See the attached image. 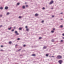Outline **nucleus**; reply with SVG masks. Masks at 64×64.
Returning a JSON list of instances; mask_svg holds the SVG:
<instances>
[{"label":"nucleus","mask_w":64,"mask_h":64,"mask_svg":"<svg viewBox=\"0 0 64 64\" xmlns=\"http://www.w3.org/2000/svg\"><path fill=\"white\" fill-rule=\"evenodd\" d=\"M57 58H58V59H61L62 58V56L60 55L58 56H57Z\"/></svg>","instance_id":"f257e3e1"},{"label":"nucleus","mask_w":64,"mask_h":64,"mask_svg":"<svg viewBox=\"0 0 64 64\" xmlns=\"http://www.w3.org/2000/svg\"><path fill=\"white\" fill-rule=\"evenodd\" d=\"M58 62L59 63H60V64H62V63L63 62V61L62 60H59L58 61Z\"/></svg>","instance_id":"f03ea898"},{"label":"nucleus","mask_w":64,"mask_h":64,"mask_svg":"<svg viewBox=\"0 0 64 64\" xmlns=\"http://www.w3.org/2000/svg\"><path fill=\"white\" fill-rule=\"evenodd\" d=\"M15 32L16 33V35H19V34L18 33V32H17V31H15Z\"/></svg>","instance_id":"7ed1b4c3"},{"label":"nucleus","mask_w":64,"mask_h":64,"mask_svg":"<svg viewBox=\"0 0 64 64\" xmlns=\"http://www.w3.org/2000/svg\"><path fill=\"white\" fill-rule=\"evenodd\" d=\"M54 3V1L52 0H51V2L50 3V4H52V3Z\"/></svg>","instance_id":"20e7f679"},{"label":"nucleus","mask_w":64,"mask_h":64,"mask_svg":"<svg viewBox=\"0 0 64 64\" xmlns=\"http://www.w3.org/2000/svg\"><path fill=\"white\" fill-rule=\"evenodd\" d=\"M47 46H44L43 49H46L47 48Z\"/></svg>","instance_id":"39448f33"},{"label":"nucleus","mask_w":64,"mask_h":64,"mask_svg":"<svg viewBox=\"0 0 64 64\" xmlns=\"http://www.w3.org/2000/svg\"><path fill=\"white\" fill-rule=\"evenodd\" d=\"M8 9V6H6L5 8V9L6 10H7V9Z\"/></svg>","instance_id":"423d86ee"},{"label":"nucleus","mask_w":64,"mask_h":64,"mask_svg":"<svg viewBox=\"0 0 64 64\" xmlns=\"http://www.w3.org/2000/svg\"><path fill=\"white\" fill-rule=\"evenodd\" d=\"M39 15L38 14H35V16H38Z\"/></svg>","instance_id":"0eeeda50"},{"label":"nucleus","mask_w":64,"mask_h":64,"mask_svg":"<svg viewBox=\"0 0 64 64\" xmlns=\"http://www.w3.org/2000/svg\"><path fill=\"white\" fill-rule=\"evenodd\" d=\"M51 42H55V41H54V40L53 39H52L51 40Z\"/></svg>","instance_id":"6e6552de"},{"label":"nucleus","mask_w":64,"mask_h":64,"mask_svg":"<svg viewBox=\"0 0 64 64\" xmlns=\"http://www.w3.org/2000/svg\"><path fill=\"white\" fill-rule=\"evenodd\" d=\"M22 8L23 9H25V6H22Z\"/></svg>","instance_id":"1a4fd4ad"},{"label":"nucleus","mask_w":64,"mask_h":64,"mask_svg":"<svg viewBox=\"0 0 64 64\" xmlns=\"http://www.w3.org/2000/svg\"><path fill=\"white\" fill-rule=\"evenodd\" d=\"M46 57H48V56H49V54H46Z\"/></svg>","instance_id":"9d476101"},{"label":"nucleus","mask_w":64,"mask_h":64,"mask_svg":"<svg viewBox=\"0 0 64 64\" xmlns=\"http://www.w3.org/2000/svg\"><path fill=\"white\" fill-rule=\"evenodd\" d=\"M11 28H12V27H10V28H8V30H11Z\"/></svg>","instance_id":"9b49d317"},{"label":"nucleus","mask_w":64,"mask_h":64,"mask_svg":"<svg viewBox=\"0 0 64 64\" xmlns=\"http://www.w3.org/2000/svg\"><path fill=\"white\" fill-rule=\"evenodd\" d=\"M19 30H22V28H19Z\"/></svg>","instance_id":"f8f14e48"},{"label":"nucleus","mask_w":64,"mask_h":64,"mask_svg":"<svg viewBox=\"0 0 64 64\" xmlns=\"http://www.w3.org/2000/svg\"><path fill=\"white\" fill-rule=\"evenodd\" d=\"M36 56V55H35V54H33L32 55V56Z\"/></svg>","instance_id":"ddd939ff"},{"label":"nucleus","mask_w":64,"mask_h":64,"mask_svg":"<svg viewBox=\"0 0 64 64\" xmlns=\"http://www.w3.org/2000/svg\"><path fill=\"white\" fill-rule=\"evenodd\" d=\"M51 32H52V33H54V31L53 30H52L51 31Z\"/></svg>","instance_id":"4468645a"},{"label":"nucleus","mask_w":64,"mask_h":64,"mask_svg":"<svg viewBox=\"0 0 64 64\" xmlns=\"http://www.w3.org/2000/svg\"><path fill=\"white\" fill-rule=\"evenodd\" d=\"M29 29L28 28H26V31H29Z\"/></svg>","instance_id":"2eb2a0df"},{"label":"nucleus","mask_w":64,"mask_h":64,"mask_svg":"<svg viewBox=\"0 0 64 64\" xmlns=\"http://www.w3.org/2000/svg\"><path fill=\"white\" fill-rule=\"evenodd\" d=\"M0 9L1 10H2V9H3V7H0Z\"/></svg>","instance_id":"dca6fc26"},{"label":"nucleus","mask_w":64,"mask_h":64,"mask_svg":"<svg viewBox=\"0 0 64 64\" xmlns=\"http://www.w3.org/2000/svg\"><path fill=\"white\" fill-rule=\"evenodd\" d=\"M42 39V37H40L39 38V40H40V39Z\"/></svg>","instance_id":"f3484780"},{"label":"nucleus","mask_w":64,"mask_h":64,"mask_svg":"<svg viewBox=\"0 0 64 64\" xmlns=\"http://www.w3.org/2000/svg\"><path fill=\"white\" fill-rule=\"evenodd\" d=\"M18 18H20V19H21V18H22V17L21 16H19Z\"/></svg>","instance_id":"a211bd4d"},{"label":"nucleus","mask_w":64,"mask_h":64,"mask_svg":"<svg viewBox=\"0 0 64 64\" xmlns=\"http://www.w3.org/2000/svg\"><path fill=\"white\" fill-rule=\"evenodd\" d=\"M9 44H11L12 43V42L11 41L9 42Z\"/></svg>","instance_id":"6ab92c4d"},{"label":"nucleus","mask_w":64,"mask_h":64,"mask_svg":"<svg viewBox=\"0 0 64 64\" xmlns=\"http://www.w3.org/2000/svg\"><path fill=\"white\" fill-rule=\"evenodd\" d=\"M17 5H19V4H20V3L19 2H18L17 3Z\"/></svg>","instance_id":"aec40b11"},{"label":"nucleus","mask_w":64,"mask_h":64,"mask_svg":"<svg viewBox=\"0 0 64 64\" xmlns=\"http://www.w3.org/2000/svg\"><path fill=\"white\" fill-rule=\"evenodd\" d=\"M26 7H27V8L28 7V5H26Z\"/></svg>","instance_id":"412c9836"},{"label":"nucleus","mask_w":64,"mask_h":64,"mask_svg":"<svg viewBox=\"0 0 64 64\" xmlns=\"http://www.w3.org/2000/svg\"><path fill=\"white\" fill-rule=\"evenodd\" d=\"M10 14V13H9V12H8L6 14V15H9Z\"/></svg>","instance_id":"4be33fe9"},{"label":"nucleus","mask_w":64,"mask_h":64,"mask_svg":"<svg viewBox=\"0 0 64 64\" xmlns=\"http://www.w3.org/2000/svg\"><path fill=\"white\" fill-rule=\"evenodd\" d=\"M14 31V29H12V30L11 31L12 32H13Z\"/></svg>","instance_id":"5701e85b"},{"label":"nucleus","mask_w":64,"mask_h":64,"mask_svg":"<svg viewBox=\"0 0 64 64\" xmlns=\"http://www.w3.org/2000/svg\"><path fill=\"white\" fill-rule=\"evenodd\" d=\"M17 40H20V38H18L17 39Z\"/></svg>","instance_id":"b1692460"},{"label":"nucleus","mask_w":64,"mask_h":64,"mask_svg":"<svg viewBox=\"0 0 64 64\" xmlns=\"http://www.w3.org/2000/svg\"><path fill=\"white\" fill-rule=\"evenodd\" d=\"M23 47H26V45L25 44H24L23 45Z\"/></svg>","instance_id":"393cba45"},{"label":"nucleus","mask_w":64,"mask_h":64,"mask_svg":"<svg viewBox=\"0 0 64 64\" xmlns=\"http://www.w3.org/2000/svg\"><path fill=\"white\" fill-rule=\"evenodd\" d=\"M60 27L61 28H62V27H63V26L61 25L60 26Z\"/></svg>","instance_id":"a878e982"},{"label":"nucleus","mask_w":64,"mask_h":64,"mask_svg":"<svg viewBox=\"0 0 64 64\" xmlns=\"http://www.w3.org/2000/svg\"><path fill=\"white\" fill-rule=\"evenodd\" d=\"M0 51L3 52L4 51V50H0Z\"/></svg>","instance_id":"bb28decb"},{"label":"nucleus","mask_w":64,"mask_h":64,"mask_svg":"<svg viewBox=\"0 0 64 64\" xmlns=\"http://www.w3.org/2000/svg\"><path fill=\"white\" fill-rule=\"evenodd\" d=\"M45 8L44 7H43L42 8V9H43V10H44L45 9Z\"/></svg>","instance_id":"cd10ccee"},{"label":"nucleus","mask_w":64,"mask_h":64,"mask_svg":"<svg viewBox=\"0 0 64 64\" xmlns=\"http://www.w3.org/2000/svg\"><path fill=\"white\" fill-rule=\"evenodd\" d=\"M52 30H54V31L55 30V28H53L52 29Z\"/></svg>","instance_id":"c85d7f7f"},{"label":"nucleus","mask_w":64,"mask_h":64,"mask_svg":"<svg viewBox=\"0 0 64 64\" xmlns=\"http://www.w3.org/2000/svg\"><path fill=\"white\" fill-rule=\"evenodd\" d=\"M21 50V49H20L19 50H18V51H20V50Z\"/></svg>","instance_id":"c756f323"},{"label":"nucleus","mask_w":64,"mask_h":64,"mask_svg":"<svg viewBox=\"0 0 64 64\" xmlns=\"http://www.w3.org/2000/svg\"><path fill=\"white\" fill-rule=\"evenodd\" d=\"M63 40H61V42H63Z\"/></svg>","instance_id":"7c9ffc66"},{"label":"nucleus","mask_w":64,"mask_h":64,"mask_svg":"<svg viewBox=\"0 0 64 64\" xmlns=\"http://www.w3.org/2000/svg\"><path fill=\"white\" fill-rule=\"evenodd\" d=\"M52 17L53 18V17H54V16H53V15L52 16Z\"/></svg>","instance_id":"2f4dec72"},{"label":"nucleus","mask_w":64,"mask_h":64,"mask_svg":"<svg viewBox=\"0 0 64 64\" xmlns=\"http://www.w3.org/2000/svg\"><path fill=\"white\" fill-rule=\"evenodd\" d=\"M28 28V26H26V28Z\"/></svg>","instance_id":"473e14b6"},{"label":"nucleus","mask_w":64,"mask_h":64,"mask_svg":"<svg viewBox=\"0 0 64 64\" xmlns=\"http://www.w3.org/2000/svg\"><path fill=\"white\" fill-rule=\"evenodd\" d=\"M1 47H3V45H2L1 46Z\"/></svg>","instance_id":"72a5a7b5"},{"label":"nucleus","mask_w":64,"mask_h":64,"mask_svg":"<svg viewBox=\"0 0 64 64\" xmlns=\"http://www.w3.org/2000/svg\"><path fill=\"white\" fill-rule=\"evenodd\" d=\"M44 22V20H42V23H43V22Z\"/></svg>","instance_id":"f704fd0d"},{"label":"nucleus","mask_w":64,"mask_h":64,"mask_svg":"<svg viewBox=\"0 0 64 64\" xmlns=\"http://www.w3.org/2000/svg\"><path fill=\"white\" fill-rule=\"evenodd\" d=\"M23 55H22V54H20V56H22Z\"/></svg>","instance_id":"c9c22d12"},{"label":"nucleus","mask_w":64,"mask_h":64,"mask_svg":"<svg viewBox=\"0 0 64 64\" xmlns=\"http://www.w3.org/2000/svg\"><path fill=\"white\" fill-rule=\"evenodd\" d=\"M0 17H2V15H0Z\"/></svg>","instance_id":"e433bc0d"},{"label":"nucleus","mask_w":64,"mask_h":64,"mask_svg":"<svg viewBox=\"0 0 64 64\" xmlns=\"http://www.w3.org/2000/svg\"><path fill=\"white\" fill-rule=\"evenodd\" d=\"M62 36H64V33L63 34H62Z\"/></svg>","instance_id":"4c0bfd02"},{"label":"nucleus","mask_w":64,"mask_h":64,"mask_svg":"<svg viewBox=\"0 0 64 64\" xmlns=\"http://www.w3.org/2000/svg\"><path fill=\"white\" fill-rule=\"evenodd\" d=\"M63 14V12H61L60 13V14Z\"/></svg>","instance_id":"58836bf2"},{"label":"nucleus","mask_w":64,"mask_h":64,"mask_svg":"<svg viewBox=\"0 0 64 64\" xmlns=\"http://www.w3.org/2000/svg\"><path fill=\"white\" fill-rule=\"evenodd\" d=\"M2 25H1L0 26V27H2Z\"/></svg>","instance_id":"ea45409f"},{"label":"nucleus","mask_w":64,"mask_h":64,"mask_svg":"<svg viewBox=\"0 0 64 64\" xmlns=\"http://www.w3.org/2000/svg\"><path fill=\"white\" fill-rule=\"evenodd\" d=\"M14 29H15L16 27H15L14 26Z\"/></svg>","instance_id":"a19ab883"},{"label":"nucleus","mask_w":64,"mask_h":64,"mask_svg":"<svg viewBox=\"0 0 64 64\" xmlns=\"http://www.w3.org/2000/svg\"><path fill=\"white\" fill-rule=\"evenodd\" d=\"M54 57V56H52V57Z\"/></svg>","instance_id":"79ce46f5"},{"label":"nucleus","mask_w":64,"mask_h":64,"mask_svg":"<svg viewBox=\"0 0 64 64\" xmlns=\"http://www.w3.org/2000/svg\"><path fill=\"white\" fill-rule=\"evenodd\" d=\"M17 46V44L16 45H15L16 47Z\"/></svg>","instance_id":"37998d69"},{"label":"nucleus","mask_w":64,"mask_h":64,"mask_svg":"<svg viewBox=\"0 0 64 64\" xmlns=\"http://www.w3.org/2000/svg\"><path fill=\"white\" fill-rule=\"evenodd\" d=\"M18 50L16 51V52H18Z\"/></svg>","instance_id":"c03bdc74"},{"label":"nucleus","mask_w":64,"mask_h":64,"mask_svg":"<svg viewBox=\"0 0 64 64\" xmlns=\"http://www.w3.org/2000/svg\"><path fill=\"white\" fill-rule=\"evenodd\" d=\"M51 9H53V8H52Z\"/></svg>","instance_id":"a18cd8bd"},{"label":"nucleus","mask_w":64,"mask_h":64,"mask_svg":"<svg viewBox=\"0 0 64 64\" xmlns=\"http://www.w3.org/2000/svg\"><path fill=\"white\" fill-rule=\"evenodd\" d=\"M62 38H63V39H64V37H63Z\"/></svg>","instance_id":"49530a36"},{"label":"nucleus","mask_w":64,"mask_h":64,"mask_svg":"<svg viewBox=\"0 0 64 64\" xmlns=\"http://www.w3.org/2000/svg\"><path fill=\"white\" fill-rule=\"evenodd\" d=\"M22 52H23L24 51V50H22Z\"/></svg>","instance_id":"de8ad7c7"},{"label":"nucleus","mask_w":64,"mask_h":64,"mask_svg":"<svg viewBox=\"0 0 64 64\" xmlns=\"http://www.w3.org/2000/svg\"><path fill=\"white\" fill-rule=\"evenodd\" d=\"M25 4H27V2H25Z\"/></svg>","instance_id":"09e8293b"},{"label":"nucleus","mask_w":64,"mask_h":64,"mask_svg":"<svg viewBox=\"0 0 64 64\" xmlns=\"http://www.w3.org/2000/svg\"><path fill=\"white\" fill-rule=\"evenodd\" d=\"M61 20H63V19H62H62H61Z\"/></svg>","instance_id":"8fccbe9b"},{"label":"nucleus","mask_w":64,"mask_h":64,"mask_svg":"<svg viewBox=\"0 0 64 64\" xmlns=\"http://www.w3.org/2000/svg\"><path fill=\"white\" fill-rule=\"evenodd\" d=\"M49 57H51V56H50Z\"/></svg>","instance_id":"3c124183"},{"label":"nucleus","mask_w":64,"mask_h":64,"mask_svg":"<svg viewBox=\"0 0 64 64\" xmlns=\"http://www.w3.org/2000/svg\"><path fill=\"white\" fill-rule=\"evenodd\" d=\"M54 54H53V55H54Z\"/></svg>","instance_id":"603ef678"}]
</instances>
